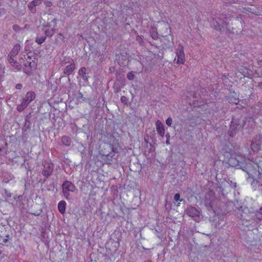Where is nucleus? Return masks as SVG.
Wrapping results in <instances>:
<instances>
[{"instance_id": "11", "label": "nucleus", "mask_w": 262, "mask_h": 262, "mask_svg": "<svg viewBox=\"0 0 262 262\" xmlns=\"http://www.w3.org/2000/svg\"><path fill=\"white\" fill-rule=\"evenodd\" d=\"M79 74L84 80H88V77L86 75V69L85 67H82L79 71Z\"/></svg>"}, {"instance_id": "26", "label": "nucleus", "mask_w": 262, "mask_h": 262, "mask_svg": "<svg viewBox=\"0 0 262 262\" xmlns=\"http://www.w3.org/2000/svg\"><path fill=\"white\" fill-rule=\"evenodd\" d=\"M136 40L138 42L140 45H142L143 43V38L140 36H137Z\"/></svg>"}, {"instance_id": "6", "label": "nucleus", "mask_w": 262, "mask_h": 262, "mask_svg": "<svg viewBox=\"0 0 262 262\" xmlns=\"http://www.w3.org/2000/svg\"><path fill=\"white\" fill-rule=\"evenodd\" d=\"M229 161L230 163L232 164V166H239V168L243 170L245 168L243 166V157L237 155L235 158H231Z\"/></svg>"}, {"instance_id": "45", "label": "nucleus", "mask_w": 262, "mask_h": 262, "mask_svg": "<svg viewBox=\"0 0 262 262\" xmlns=\"http://www.w3.org/2000/svg\"><path fill=\"white\" fill-rule=\"evenodd\" d=\"M193 104H194V105H198V103H193Z\"/></svg>"}, {"instance_id": "5", "label": "nucleus", "mask_w": 262, "mask_h": 262, "mask_svg": "<svg viewBox=\"0 0 262 262\" xmlns=\"http://www.w3.org/2000/svg\"><path fill=\"white\" fill-rule=\"evenodd\" d=\"M42 166L43 168L41 173L44 177L48 178L52 175L54 165L52 162H45L42 164Z\"/></svg>"}, {"instance_id": "17", "label": "nucleus", "mask_w": 262, "mask_h": 262, "mask_svg": "<svg viewBox=\"0 0 262 262\" xmlns=\"http://www.w3.org/2000/svg\"><path fill=\"white\" fill-rule=\"evenodd\" d=\"M215 24H214L213 21L211 26L214 27L216 30H221L223 27V25H220V23L217 21H215Z\"/></svg>"}, {"instance_id": "16", "label": "nucleus", "mask_w": 262, "mask_h": 262, "mask_svg": "<svg viewBox=\"0 0 262 262\" xmlns=\"http://www.w3.org/2000/svg\"><path fill=\"white\" fill-rule=\"evenodd\" d=\"M74 69L75 68L74 67H66L64 69L63 72L66 74L69 75L73 72Z\"/></svg>"}, {"instance_id": "14", "label": "nucleus", "mask_w": 262, "mask_h": 262, "mask_svg": "<svg viewBox=\"0 0 262 262\" xmlns=\"http://www.w3.org/2000/svg\"><path fill=\"white\" fill-rule=\"evenodd\" d=\"M18 70H23L26 74L29 75L32 72V67H18Z\"/></svg>"}, {"instance_id": "37", "label": "nucleus", "mask_w": 262, "mask_h": 262, "mask_svg": "<svg viewBox=\"0 0 262 262\" xmlns=\"http://www.w3.org/2000/svg\"><path fill=\"white\" fill-rule=\"evenodd\" d=\"M22 88H23V85L20 83H18L15 86V88L17 90H20Z\"/></svg>"}, {"instance_id": "23", "label": "nucleus", "mask_w": 262, "mask_h": 262, "mask_svg": "<svg viewBox=\"0 0 262 262\" xmlns=\"http://www.w3.org/2000/svg\"><path fill=\"white\" fill-rule=\"evenodd\" d=\"M45 33L47 36H52L54 34V30H51V31H48L46 30L45 31Z\"/></svg>"}, {"instance_id": "9", "label": "nucleus", "mask_w": 262, "mask_h": 262, "mask_svg": "<svg viewBox=\"0 0 262 262\" xmlns=\"http://www.w3.org/2000/svg\"><path fill=\"white\" fill-rule=\"evenodd\" d=\"M20 50V46L19 44H16L14 46L12 50L10 53L9 56L11 58L12 56L14 57L17 55Z\"/></svg>"}, {"instance_id": "1", "label": "nucleus", "mask_w": 262, "mask_h": 262, "mask_svg": "<svg viewBox=\"0 0 262 262\" xmlns=\"http://www.w3.org/2000/svg\"><path fill=\"white\" fill-rule=\"evenodd\" d=\"M35 97L36 95L34 92H28L26 94L20 104L17 105L16 107L17 111H23L28 106V105L34 100Z\"/></svg>"}, {"instance_id": "22", "label": "nucleus", "mask_w": 262, "mask_h": 262, "mask_svg": "<svg viewBox=\"0 0 262 262\" xmlns=\"http://www.w3.org/2000/svg\"><path fill=\"white\" fill-rule=\"evenodd\" d=\"M77 98L79 101H85V98L83 97V94L81 93H79L77 96Z\"/></svg>"}, {"instance_id": "29", "label": "nucleus", "mask_w": 262, "mask_h": 262, "mask_svg": "<svg viewBox=\"0 0 262 262\" xmlns=\"http://www.w3.org/2000/svg\"><path fill=\"white\" fill-rule=\"evenodd\" d=\"M42 2V0H33L32 3L34 4V5L38 6L40 5Z\"/></svg>"}, {"instance_id": "2", "label": "nucleus", "mask_w": 262, "mask_h": 262, "mask_svg": "<svg viewBox=\"0 0 262 262\" xmlns=\"http://www.w3.org/2000/svg\"><path fill=\"white\" fill-rule=\"evenodd\" d=\"M243 126V121L239 119H232L228 132L229 136L231 137H234Z\"/></svg>"}, {"instance_id": "15", "label": "nucleus", "mask_w": 262, "mask_h": 262, "mask_svg": "<svg viewBox=\"0 0 262 262\" xmlns=\"http://www.w3.org/2000/svg\"><path fill=\"white\" fill-rule=\"evenodd\" d=\"M9 239V235L7 234L5 236H0V244L2 245H6V243Z\"/></svg>"}, {"instance_id": "41", "label": "nucleus", "mask_w": 262, "mask_h": 262, "mask_svg": "<svg viewBox=\"0 0 262 262\" xmlns=\"http://www.w3.org/2000/svg\"><path fill=\"white\" fill-rule=\"evenodd\" d=\"M258 86H259V87H260L261 88H262V82H260V83H259Z\"/></svg>"}, {"instance_id": "10", "label": "nucleus", "mask_w": 262, "mask_h": 262, "mask_svg": "<svg viewBox=\"0 0 262 262\" xmlns=\"http://www.w3.org/2000/svg\"><path fill=\"white\" fill-rule=\"evenodd\" d=\"M66 203L64 201H61L58 204V209L60 213L63 214L66 210Z\"/></svg>"}, {"instance_id": "24", "label": "nucleus", "mask_w": 262, "mask_h": 262, "mask_svg": "<svg viewBox=\"0 0 262 262\" xmlns=\"http://www.w3.org/2000/svg\"><path fill=\"white\" fill-rule=\"evenodd\" d=\"M13 29L14 31L17 32L21 30V28L17 25H14L13 26Z\"/></svg>"}, {"instance_id": "3", "label": "nucleus", "mask_w": 262, "mask_h": 262, "mask_svg": "<svg viewBox=\"0 0 262 262\" xmlns=\"http://www.w3.org/2000/svg\"><path fill=\"white\" fill-rule=\"evenodd\" d=\"M62 189L64 198L67 200H69L70 199V192H74L76 188L71 182L66 181L62 185Z\"/></svg>"}, {"instance_id": "19", "label": "nucleus", "mask_w": 262, "mask_h": 262, "mask_svg": "<svg viewBox=\"0 0 262 262\" xmlns=\"http://www.w3.org/2000/svg\"><path fill=\"white\" fill-rule=\"evenodd\" d=\"M256 219L258 220H262V206L260 208L258 211L255 213Z\"/></svg>"}, {"instance_id": "27", "label": "nucleus", "mask_w": 262, "mask_h": 262, "mask_svg": "<svg viewBox=\"0 0 262 262\" xmlns=\"http://www.w3.org/2000/svg\"><path fill=\"white\" fill-rule=\"evenodd\" d=\"M174 200L176 201H182L183 199H180V195L179 193H176L174 195Z\"/></svg>"}, {"instance_id": "28", "label": "nucleus", "mask_w": 262, "mask_h": 262, "mask_svg": "<svg viewBox=\"0 0 262 262\" xmlns=\"http://www.w3.org/2000/svg\"><path fill=\"white\" fill-rule=\"evenodd\" d=\"M172 122V119L170 117H168L166 120V123L167 125H168L169 126H170Z\"/></svg>"}, {"instance_id": "31", "label": "nucleus", "mask_w": 262, "mask_h": 262, "mask_svg": "<svg viewBox=\"0 0 262 262\" xmlns=\"http://www.w3.org/2000/svg\"><path fill=\"white\" fill-rule=\"evenodd\" d=\"M120 100H121V102H122L124 104H126L127 102V99L126 97L124 96L121 97Z\"/></svg>"}, {"instance_id": "18", "label": "nucleus", "mask_w": 262, "mask_h": 262, "mask_svg": "<svg viewBox=\"0 0 262 262\" xmlns=\"http://www.w3.org/2000/svg\"><path fill=\"white\" fill-rule=\"evenodd\" d=\"M46 39V36H40V37L37 36L36 39V42L38 44L40 45V44L42 43L45 41Z\"/></svg>"}, {"instance_id": "30", "label": "nucleus", "mask_w": 262, "mask_h": 262, "mask_svg": "<svg viewBox=\"0 0 262 262\" xmlns=\"http://www.w3.org/2000/svg\"><path fill=\"white\" fill-rule=\"evenodd\" d=\"M165 137H166V144L167 145H169L170 144V142H169V140H170V134H169V133H167L166 134Z\"/></svg>"}, {"instance_id": "35", "label": "nucleus", "mask_w": 262, "mask_h": 262, "mask_svg": "<svg viewBox=\"0 0 262 262\" xmlns=\"http://www.w3.org/2000/svg\"><path fill=\"white\" fill-rule=\"evenodd\" d=\"M242 74H243L245 77H246V76H247V77H249V76H251V74H250V73H249V72H248V71H247V72H245V71H244V72L242 73Z\"/></svg>"}, {"instance_id": "20", "label": "nucleus", "mask_w": 262, "mask_h": 262, "mask_svg": "<svg viewBox=\"0 0 262 262\" xmlns=\"http://www.w3.org/2000/svg\"><path fill=\"white\" fill-rule=\"evenodd\" d=\"M36 5H34V4L32 3V2L28 5V7L29 9L33 13H35L36 12Z\"/></svg>"}, {"instance_id": "34", "label": "nucleus", "mask_w": 262, "mask_h": 262, "mask_svg": "<svg viewBox=\"0 0 262 262\" xmlns=\"http://www.w3.org/2000/svg\"><path fill=\"white\" fill-rule=\"evenodd\" d=\"M6 154L5 149L0 146V155H4Z\"/></svg>"}, {"instance_id": "40", "label": "nucleus", "mask_w": 262, "mask_h": 262, "mask_svg": "<svg viewBox=\"0 0 262 262\" xmlns=\"http://www.w3.org/2000/svg\"><path fill=\"white\" fill-rule=\"evenodd\" d=\"M231 183H232V184L233 187H234V188L236 187V183H232V182H231Z\"/></svg>"}, {"instance_id": "13", "label": "nucleus", "mask_w": 262, "mask_h": 262, "mask_svg": "<svg viewBox=\"0 0 262 262\" xmlns=\"http://www.w3.org/2000/svg\"><path fill=\"white\" fill-rule=\"evenodd\" d=\"M261 138L260 135H257L255 137H254L251 141V146H254V145H258L260 144V141H259Z\"/></svg>"}, {"instance_id": "12", "label": "nucleus", "mask_w": 262, "mask_h": 262, "mask_svg": "<svg viewBox=\"0 0 262 262\" xmlns=\"http://www.w3.org/2000/svg\"><path fill=\"white\" fill-rule=\"evenodd\" d=\"M61 141L62 144L67 146H70L71 144V140L70 138L67 136H62Z\"/></svg>"}, {"instance_id": "33", "label": "nucleus", "mask_w": 262, "mask_h": 262, "mask_svg": "<svg viewBox=\"0 0 262 262\" xmlns=\"http://www.w3.org/2000/svg\"><path fill=\"white\" fill-rule=\"evenodd\" d=\"M4 191L5 192V194L7 195L8 197H11V194L10 192H8L7 189H5L4 190Z\"/></svg>"}, {"instance_id": "39", "label": "nucleus", "mask_w": 262, "mask_h": 262, "mask_svg": "<svg viewBox=\"0 0 262 262\" xmlns=\"http://www.w3.org/2000/svg\"><path fill=\"white\" fill-rule=\"evenodd\" d=\"M115 70V68H114V67H112L110 68V71L111 72H113Z\"/></svg>"}, {"instance_id": "4", "label": "nucleus", "mask_w": 262, "mask_h": 262, "mask_svg": "<svg viewBox=\"0 0 262 262\" xmlns=\"http://www.w3.org/2000/svg\"><path fill=\"white\" fill-rule=\"evenodd\" d=\"M176 57L174 60L178 64H184L185 61V54L184 53V47L182 45H179L176 51Z\"/></svg>"}, {"instance_id": "7", "label": "nucleus", "mask_w": 262, "mask_h": 262, "mask_svg": "<svg viewBox=\"0 0 262 262\" xmlns=\"http://www.w3.org/2000/svg\"><path fill=\"white\" fill-rule=\"evenodd\" d=\"M186 211L188 215L193 218L199 217L200 215V210L194 207H189L187 208Z\"/></svg>"}, {"instance_id": "38", "label": "nucleus", "mask_w": 262, "mask_h": 262, "mask_svg": "<svg viewBox=\"0 0 262 262\" xmlns=\"http://www.w3.org/2000/svg\"><path fill=\"white\" fill-rule=\"evenodd\" d=\"M4 73V72L3 71V67H0V77L3 76Z\"/></svg>"}, {"instance_id": "36", "label": "nucleus", "mask_w": 262, "mask_h": 262, "mask_svg": "<svg viewBox=\"0 0 262 262\" xmlns=\"http://www.w3.org/2000/svg\"><path fill=\"white\" fill-rule=\"evenodd\" d=\"M45 4L47 7H51L52 6V3L49 1H46L45 2Z\"/></svg>"}, {"instance_id": "21", "label": "nucleus", "mask_w": 262, "mask_h": 262, "mask_svg": "<svg viewBox=\"0 0 262 262\" xmlns=\"http://www.w3.org/2000/svg\"><path fill=\"white\" fill-rule=\"evenodd\" d=\"M135 75H134V72L131 71L129 72L127 75V78L129 80H132L134 79Z\"/></svg>"}, {"instance_id": "44", "label": "nucleus", "mask_w": 262, "mask_h": 262, "mask_svg": "<svg viewBox=\"0 0 262 262\" xmlns=\"http://www.w3.org/2000/svg\"><path fill=\"white\" fill-rule=\"evenodd\" d=\"M145 262H152V261L151 260H148L145 261Z\"/></svg>"}, {"instance_id": "32", "label": "nucleus", "mask_w": 262, "mask_h": 262, "mask_svg": "<svg viewBox=\"0 0 262 262\" xmlns=\"http://www.w3.org/2000/svg\"><path fill=\"white\" fill-rule=\"evenodd\" d=\"M41 212H42V210L40 209V210H38V211H37L36 212H32V214H34L35 216H39L41 214Z\"/></svg>"}, {"instance_id": "25", "label": "nucleus", "mask_w": 262, "mask_h": 262, "mask_svg": "<svg viewBox=\"0 0 262 262\" xmlns=\"http://www.w3.org/2000/svg\"><path fill=\"white\" fill-rule=\"evenodd\" d=\"M151 36L154 39H157L158 38V34L157 32L152 31L151 33Z\"/></svg>"}, {"instance_id": "46", "label": "nucleus", "mask_w": 262, "mask_h": 262, "mask_svg": "<svg viewBox=\"0 0 262 262\" xmlns=\"http://www.w3.org/2000/svg\"><path fill=\"white\" fill-rule=\"evenodd\" d=\"M31 63H30V64H29V66H31Z\"/></svg>"}, {"instance_id": "8", "label": "nucleus", "mask_w": 262, "mask_h": 262, "mask_svg": "<svg viewBox=\"0 0 262 262\" xmlns=\"http://www.w3.org/2000/svg\"><path fill=\"white\" fill-rule=\"evenodd\" d=\"M156 125L158 133L159 134L160 136L164 137L165 134V129L164 125L159 120L157 121Z\"/></svg>"}, {"instance_id": "43", "label": "nucleus", "mask_w": 262, "mask_h": 262, "mask_svg": "<svg viewBox=\"0 0 262 262\" xmlns=\"http://www.w3.org/2000/svg\"><path fill=\"white\" fill-rule=\"evenodd\" d=\"M193 98H196V94L194 95V96H193Z\"/></svg>"}, {"instance_id": "42", "label": "nucleus", "mask_w": 262, "mask_h": 262, "mask_svg": "<svg viewBox=\"0 0 262 262\" xmlns=\"http://www.w3.org/2000/svg\"><path fill=\"white\" fill-rule=\"evenodd\" d=\"M58 35H59V36H63V35H62V34H61V33H59Z\"/></svg>"}]
</instances>
